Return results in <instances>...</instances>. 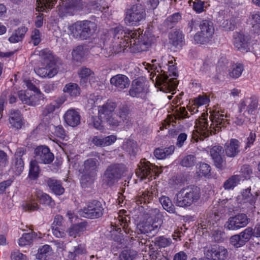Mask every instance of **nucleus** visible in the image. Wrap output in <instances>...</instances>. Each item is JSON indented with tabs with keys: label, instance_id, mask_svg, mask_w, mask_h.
I'll list each match as a JSON object with an SVG mask.
<instances>
[{
	"label": "nucleus",
	"instance_id": "f257e3e1",
	"mask_svg": "<svg viewBox=\"0 0 260 260\" xmlns=\"http://www.w3.org/2000/svg\"><path fill=\"white\" fill-rule=\"evenodd\" d=\"M224 117H227V114L224 115L220 113L219 111L215 112L213 114L210 116L212 122L210 126H209L207 120L205 118L202 119L199 122L197 134H193L192 138L196 142L199 140L203 141L205 138L208 137L210 134H216L221 131V128L226 126V124L229 123L227 119H225Z\"/></svg>",
	"mask_w": 260,
	"mask_h": 260
},
{
	"label": "nucleus",
	"instance_id": "f03ea898",
	"mask_svg": "<svg viewBox=\"0 0 260 260\" xmlns=\"http://www.w3.org/2000/svg\"><path fill=\"white\" fill-rule=\"evenodd\" d=\"M141 32L140 29L129 32L131 36L129 48L134 52L147 50L155 40L154 36L149 31H145L144 34Z\"/></svg>",
	"mask_w": 260,
	"mask_h": 260
},
{
	"label": "nucleus",
	"instance_id": "7ed1b4c3",
	"mask_svg": "<svg viewBox=\"0 0 260 260\" xmlns=\"http://www.w3.org/2000/svg\"><path fill=\"white\" fill-rule=\"evenodd\" d=\"M96 29V23L89 20L78 21L68 27L70 35L80 40L89 39L93 36Z\"/></svg>",
	"mask_w": 260,
	"mask_h": 260
},
{
	"label": "nucleus",
	"instance_id": "20e7f679",
	"mask_svg": "<svg viewBox=\"0 0 260 260\" xmlns=\"http://www.w3.org/2000/svg\"><path fill=\"white\" fill-rule=\"evenodd\" d=\"M39 55L43 60L44 67L35 70L37 75L42 78H52L58 72V67L51 51L45 49L39 51Z\"/></svg>",
	"mask_w": 260,
	"mask_h": 260
},
{
	"label": "nucleus",
	"instance_id": "39448f33",
	"mask_svg": "<svg viewBox=\"0 0 260 260\" xmlns=\"http://www.w3.org/2000/svg\"><path fill=\"white\" fill-rule=\"evenodd\" d=\"M176 205L187 207L197 202L201 197L200 188L195 185H189L182 188L176 194Z\"/></svg>",
	"mask_w": 260,
	"mask_h": 260
},
{
	"label": "nucleus",
	"instance_id": "423d86ee",
	"mask_svg": "<svg viewBox=\"0 0 260 260\" xmlns=\"http://www.w3.org/2000/svg\"><path fill=\"white\" fill-rule=\"evenodd\" d=\"M126 171L127 168L123 164H113L109 165L103 175V184L108 187L113 186Z\"/></svg>",
	"mask_w": 260,
	"mask_h": 260
},
{
	"label": "nucleus",
	"instance_id": "0eeeda50",
	"mask_svg": "<svg viewBox=\"0 0 260 260\" xmlns=\"http://www.w3.org/2000/svg\"><path fill=\"white\" fill-rule=\"evenodd\" d=\"M100 162L96 158H89L84 161L81 169L83 175L81 178V184L83 187H86L93 182V178L98 171Z\"/></svg>",
	"mask_w": 260,
	"mask_h": 260
},
{
	"label": "nucleus",
	"instance_id": "6e6552de",
	"mask_svg": "<svg viewBox=\"0 0 260 260\" xmlns=\"http://www.w3.org/2000/svg\"><path fill=\"white\" fill-rule=\"evenodd\" d=\"M146 15L144 7L139 2L126 10L124 20L127 24L137 25L145 20Z\"/></svg>",
	"mask_w": 260,
	"mask_h": 260
},
{
	"label": "nucleus",
	"instance_id": "1a4fd4ad",
	"mask_svg": "<svg viewBox=\"0 0 260 260\" xmlns=\"http://www.w3.org/2000/svg\"><path fill=\"white\" fill-rule=\"evenodd\" d=\"M200 31L194 36V41L200 44L208 43L214 34L213 23L209 20H203L200 22Z\"/></svg>",
	"mask_w": 260,
	"mask_h": 260
},
{
	"label": "nucleus",
	"instance_id": "9d476101",
	"mask_svg": "<svg viewBox=\"0 0 260 260\" xmlns=\"http://www.w3.org/2000/svg\"><path fill=\"white\" fill-rule=\"evenodd\" d=\"M168 72L169 76L173 77L169 79L168 75L163 74L159 79V84L162 88H166L170 90H173L177 86V77L178 74L176 72V67L173 64L172 60L168 61Z\"/></svg>",
	"mask_w": 260,
	"mask_h": 260
},
{
	"label": "nucleus",
	"instance_id": "9b49d317",
	"mask_svg": "<svg viewBox=\"0 0 260 260\" xmlns=\"http://www.w3.org/2000/svg\"><path fill=\"white\" fill-rule=\"evenodd\" d=\"M104 210L102 204L100 201L93 200L81 211V214L85 218L96 219L102 217Z\"/></svg>",
	"mask_w": 260,
	"mask_h": 260
},
{
	"label": "nucleus",
	"instance_id": "f8f14e48",
	"mask_svg": "<svg viewBox=\"0 0 260 260\" xmlns=\"http://www.w3.org/2000/svg\"><path fill=\"white\" fill-rule=\"evenodd\" d=\"M59 3V13L62 16L66 15H73L77 11L83 9L82 0H68Z\"/></svg>",
	"mask_w": 260,
	"mask_h": 260
},
{
	"label": "nucleus",
	"instance_id": "ddd939ff",
	"mask_svg": "<svg viewBox=\"0 0 260 260\" xmlns=\"http://www.w3.org/2000/svg\"><path fill=\"white\" fill-rule=\"evenodd\" d=\"M258 107V101L255 98H246L239 104V112L248 118L250 115H254Z\"/></svg>",
	"mask_w": 260,
	"mask_h": 260
},
{
	"label": "nucleus",
	"instance_id": "4468645a",
	"mask_svg": "<svg viewBox=\"0 0 260 260\" xmlns=\"http://www.w3.org/2000/svg\"><path fill=\"white\" fill-rule=\"evenodd\" d=\"M249 222V218L244 213H240L229 218L225 227L229 230L236 231L246 226Z\"/></svg>",
	"mask_w": 260,
	"mask_h": 260
},
{
	"label": "nucleus",
	"instance_id": "2eb2a0df",
	"mask_svg": "<svg viewBox=\"0 0 260 260\" xmlns=\"http://www.w3.org/2000/svg\"><path fill=\"white\" fill-rule=\"evenodd\" d=\"M205 254L207 259L211 260H225L229 255L225 247L217 245L211 246Z\"/></svg>",
	"mask_w": 260,
	"mask_h": 260
},
{
	"label": "nucleus",
	"instance_id": "dca6fc26",
	"mask_svg": "<svg viewBox=\"0 0 260 260\" xmlns=\"http://www.w3.org/2000/svg\"><path fill=\"white\" fill-rule=\"evenodd\" d=\"M35 158L40 163L49 164L54 159V155L49 148L45 146H40L35 150Z\"/></svg>",
	"mask_w": 260,
	"mask_h": 260
},
{
	"label": "nucleus",
	"instance_id": "f3484780",
	"mask_svg": "<svg viewBox=\"0 0 260 260\" xmlns=\"http://www.w3.org/2000/svg\"><path fill=\"white\" fill-rule=\"evenodd\" d=\"M223 13V12H221L218 17V21L220 26L226 31L234 30L238 23V18L229 13Z\"/></svg>",
	"mask_w": 260,
	"mask_h": 260
},
{
	"label": "nucleus",
	"instance_id": "a211bd4d",
	"mask_svg": "<svg viewBox=\"0 0 260 260\" xmlns=\"http://www.w3.org/2000/svg\"><path fill=\"white\" fill-rule=\"evenodd\" d=\"M223 148L218 145L213 146L210 151L214 165L221 170L225 168L226 165L225 157L223 155Z\"/></svg>",
	"mask_w": 260,
	"mask_h": 260
},
{
	"label": "nucleus",
	"instance_id": "6ab92c4d",
	"mask_svg": "<svg viewBox=\"0 0 260 260\" xmlns=\"http://www.w3.org/2000/svg\"><path fill=\"white\" fill-rule=\"evenodd\" d=\"M234 45L239 51L246 53L250 51V45L247 37L243 34L235 32L233 35Z\"/></svg>",
	"mask_w": 260,
	"mask_h": 260
},
{
	"label": "nucleus",
	"instance_id": "aec40b11",
	"mask_svg": "<svg viewBox=\"0 0 260 260\" xmlns=\"http://www.w3.org/2000/svg\"><path fill=\"white\" fill-rule=\"evenodd\" d=\"M112 86H114L118 91H121L127 88L130 84L128 78L122 74H117L113 76L110 80Z\"/></svg>",
	"mask_w": 260,
	"mask_h": 260
},
{
	"label": "nucleus",
	"instance_id": "412c9836",
	"mask_svg": "<svg viewBox=\"0 0 260 260\" xmlns=\"http://www.w3.org/2000/svg\"><path fill=\"white\" fill-rule=\"evenodd\" d=\"M24 152L18 150L12 159L11 169L16 175H20L24 169V163L22 158Z\"/></svg>",
	"mask_w": 260,
	"mask_h": 260
},
{
	"label": "nucleus",
	"instance_id": "4be33fe9",
	"mask_svg": "<svg viewBox=\"0 0 260 260\" xmlns=\"http://www.w3.org/2000/svg\"><path fill=\"white\" fill-rule=\"evenodd\" d=\"M139 168L136 170V174L141 179H143L155 172V167L149 161H141Z\"/></svg>",
	"mask_w": 260,
	"mask_h": 260
},
{
	"label": "nucleus",
	"instance_id": "5701e85b",
	"mask_svg": "<svg viewBox=\"0 0 260 260\" xmlns=\"http://www.w3.org/2000/svg\"><path fill=\"white\" fill-rule=\"evenodd\" d=\"M161 222H151L146 221L139 225V230L141 234H151L154 235L157 233L161 227Z\"/></svg>",
	"mask_w": 260,
	"mask_h": 260
},
{
	"label": "nucleus",
	"instance_id": "b1692460",
	"mask_svg": "<svg viewBox=\"0 0 260 260\" xmlns=\"http://www.w3.org/2000/svg\"><path fill=\"white\" fill-rule=\"evenodd\" d=\"M129 47V41L124 39L118 40L117 38H113L112 43L110 45L109 48L112 54L118 53L124 50L125 47Z\"/></svg>",
	"mask_w": 260,
	"mask_h": 260
},
{
	"label": "nucleus",
	"instance_id": "393cba45",
	"mask_svg": "<svg viewBox=\"0 0 260 260\" xmlns=\"http://www.w3.org/2000/svg\"><path fill=\"white\" fill-rule=\"evenodd\" d=\"M116 107L115 103L108 101L106 104L98 107V115L101 119L104 120L112 114Z\"/></svg>",
	"mask_w": 260,
	"mask_h": 260
},
{
	"label": "nucleus",
	"instance_id": "a878e982",
	"mask_svg": "<svg viewBox=\"0 0 260 260\" xmlns=\"http://www.w3.org/2000/svg\"><path fill=\"white\" fill-rule=\"evenodd\" d=\"M64 119L66 123L71 126L75 127L80 123L79 113L74 109L68 110L64 115Z\"/></svg>",
	"mask_w": 260,
	"mask_h": 260
},
{
	"label": "nucleus",
	"instance_id": "bb28decb",
	"mask_svg": "<svg viewBox=\"0 0 260 260\" xmlns=\"http://www.w3.org/2000/svg\"><path fill=\"white\" fill-rule=\"evenodd\" d=\"M87 223L86 222H81L77 224H73L67 230L69 236L76 238L80 236L86 230Z\"/></svg>",
	"mask_w": 260,
	"mask_h": 260
},
{
	"label": "nucleus",
	"instance_id": "cd10ccee",
	"mask_svg": "<svg viewBox=\"0 0 260 260\" xmlns=\"http://www.w3.org/2000/svg\"><path fill=\"white\" fill-rule=\"evenodd\" d=\"M145 82L142 79H138L133 81L131 88L129 90V95L133 97L138 96L144 92Z\"/></svg>",
	"mask_w": 260,
	"mask_h": 260
},
{
	"label": "nucleus",
	"instance_id": "c85d7f7f",
	"mask_svg": "<svg viewBox=\"0 0 260 260\" xmlns=\"http://www.w3.org/2000/svg\"><path fill=\"white\" fill-rule=\"evenodd\" d=\"M239 142L238 140L232 139L230 143L226 144L225 147V154L227 156L230 157H235L240 152Z\"/></svg>",
	"mask_w": 260,
	"mask_h": 260
},
{
	"label": "nucleus",
	"instance_id": "c756f323",
	"mask_svg": "<svg viewBox=\"0 0 260 260\" xmlns=\"http://www.w3.org/2000/svg\"><path fill=\"white\" fill-rule=\"evenodd\" d=\"M116 116L119 118L121 122L127 123L130 119V111L126 105H120L115 112Z\"/></svg>",
	"mask_w": 260,
	"mask_h": 260
},
{
	"label": "nucleus",
	"instance_id": "7c9ffc66",
	"mask_svg": "<svg viewBox=\"0 0 260 260\" xmlns=\"http://www.w3.org/2000/svg\"><path fill=\"white\" fill-rule=\"evenodd\" d=\"M112 34L113 35V38H117L118 40H124V39H128V40L131 38L129 31H133V30H130L124 28L122 26H118L111 29Z\"/></svg>",
	"mask_w": 260,
	"mask_h": 260
},
{
	"label": "nucleus",
	"instance_id": "2f4dec72",
	"mask_svg": "<svg viewBox=\"0 0 260 260\" xmlns=\"http://www.w3.org/2000/svg\"><path fill=\"white\" fill-rule=\"evenodd\" d=\"M9 122L13 127L20 128L23 124L20 112L18 110L12 111L9 117Z\"/></svg>",
	"mask_w": 260,
	"mask_h": 260
},
{
	"label": "nucleus",
	"instance_id": "473e14b6",
	"mask_svg": "<svg viewBox=\"0 0 260 260\" xmlns=\"http://www.w3.org/2000/svg\"><path fill=\"white\" fill-rule=\"evenodd\" d=\"M244 71V65L242 63H233L229 70V76L232 79L239 78Z\"/></svg>",
	"mask_w": 260,
	"mask_h": 260
},
{
	"label": "nucleus",
	"instance_id": "72a5a7b5",
	"mask_svg": "<svg viewBox=\"0 0 260 260\" xmlns=\"http://www.w3.org/2000/svg\"><path fill=\"white\" fill-rule=\"evenodd\" d=\"M123 149L133 157H135L139 150L137 142L133 140H127L124 142Z\"/></svg>",
	"mask_w": 260,
	"mask_h": 260
},
{
	"label": "nucleus",
	"instance_id": "f704fd0d",
	"mask_svg": "<svg viewBox=\"0 0 260 260\" xmlns=\"http://www.w3.org/2000/svg\"><path fill=\"white\" fill-rule=\"evenodd\" d=\"M47 184L52 192L56 195H61L64 191V188L59 181L49 178L47 180Z\"/></svg>",
	"mask_w": 260,
	"mask_h": 260
},
{
	"label": "nucleus",
	"instance_id": "c9c22d12",
	"mask_svg": "<svg viewBox=\"0 0 260 260\" xmlns=\"http://www.w3.org/2000/svg\"><path fill=\"white\" fill-rule=\"evenodd\" d=\"M170 43L176 47H181L183 44V36L182 32L176 30L169 34Z\"/></svg>",
	"mask_w": 260,
	"mask_h": 260
},
{
	"label": "nucleus",
	"instance_id": "e433bc0d",
	"mask_svg": "<svg viewBox=\"0 0 260 260\" xmlns=\"http://www.w3.org/2000/svg\"><path fill=\"white\" fill-rule=\"evenodd\" d=\"M35 195L39 200L41 204L53 207L54 205V201L52 198L47 193L43 192L40 190H36Z\"/></svg>",
	"mask_w": 260,
	"mask_h": 260
},
{
	"label": "nucleus",
	"instance_id": "4c0bfd02",
	"mask_svg": "<svg viewBox=\"0 0 260 260\" xmlns=\"http://www.w3.org/2000/svg\"><path fill=\"white\" fill-rule=\"evenodd\" d=\"M27 31V28L25 26L19 27L9 38V41L11 43H15L21 41Z\"/></svg>",
	"mask_w": 260,
	"mask_h": 260
},
{
	"label": "nucleus",
	"instance_id": "58836bf2",
	"mask_svg": "<svg viewBox=\"0 0 260 260\" xmlns=\"http://www.w3.org/2000/svg\"><path fill=\"white\" fill-rule=\"evenodd\" d=\"M175 149L174 146H170L163 149L157 148L154 151V155L157 159H161L172 154Z\"/></svg>",
	"mask_w": 260,
	"mask_h": 260
},
{
	"label": "nucleus",
	"instance_id": "ea45409f",
	"mask_svg": "<svg viewBox=\"0 0 260 260\" xmlns=\"http://www.w3.org/2000/svg\"><path fill=\"white\" fill-rule=\"evenodd\" d=\"M64 92L68 93L72 96H77L80 94V88L78 85L74 83L67 84L63 88Z\"/></svg>",
	"mask_w": 260,
	"mask_h": 260
},
{
	"label": "nucleus",
	"instance_id": "a19ab883",
	"mask_svg": "<svg viewBox=\"0 0 260 260\" xmlns=\"http://www.w3.org/2000/svg\"><path fill=\"white\" fill-rule=\"evenodd\" d=\"M240 180V176L233 175L224 182L223 187L225 190L233 189L239 183Z\"/></svg>",
	"mask_w": 260,
	"mask_h": 260
},
{
	"label": "nucleus",
	"instance_id": "79ce46f5",
	"mask_svg": "<svg viewBox=\"0 0 260 260\" xmlns=\"http://www.w3.org/2000/svg\"><path fill=\"white\" fill-rule=\"evenodd\" d=\"M159 201L164 209L167 211L171 213H176L175 208L169 197L162 196L159 198Z\"/></svg>",
	"mask_w": 260,
	"mask_h": 260
},
{
	"label": "nucleus",
	"instance_id": "37998d69",
	"mask_svg": "<svg viewBox=\"0 0 260 260\" xmlns=\"http://www.w3.org/2000/svg\"><path fill=\"white\" fill-rule=\"evenodd\" d=\"M18 95L19 99L24 104H27L31 106H35L37 105V101H34V99L36 98L35 95H30L28 96L25 91L21 90L18 93Z\"/></svg>",
	"mask_w": 260,
	"mask_h": 260
},
{
	"label": "nucleus",
	"instance_id": "c03bdc74",
	"mask_svg": "<svg viewBox=\"0 0 260 260\" xmlns=\"http://www.w3.org/2000/svg\"><path fill=\"white\" fill-rule=\"evenodd\" d=\"M85 50L82 45H79L75 47L72 51V55L73 60L80 62L85 56Z\"/></svg>",
	"mask_w": 260,
	"mask_h": 260
},
{
	"label": "nucleus",
	"instance_id": "a18cd8bd",
	"mask_svg": "<svg viewBox=\"0 0 260 260\" xmlns=\"http://www.w3.org/2000/svg\"><path fill=\"white\" fill-rule=\"evenodd\" d=\"M51 249L49 245H45L38 249L37 257L40 260H47V257L51 254Z\"/></svg>",
	"mask_w": 260,
	"mask_h": 260
},
{
	"label": "nucleus",
	"instance_id": "49530a36",
	"mask_svg": "<svg viewBox=\"0 0 260 260\" xmlns=\"http://www.w3.org/2000/svg\"><path fill=\"white\" fill-rule=\"evenodd\" d=\"M152 199V193L148 191H145L143 192L142 194L138 196L136 198V202L137 204L149 203Z\"/></svg>",
	"mask_w": 260,
	"mask_h": 260
},
{
	"label": "nucleus",
	"instance_id": "de8ad7c7",
	"mask_svg": "<svg viewBox=\"0 0 260 260\" xmlns=\"http://www.w3.org/2000/svg\"><path fill=\"white\" fill-rule=\"evenodd\" d=\"M39 162L36 160H32L30 162L29 175L32 179H37L40 173V168L38 166Z\"/></svg>",
	"mask_w": 260,
	"mask_h": 260
},
{
	"label": "nucleus",
	"instance_id": "09e8293b",
	"mask_svg": "<svg viewBox=\"0 0 260 260\" xmlns=\"http://www.w3.org/2000/svg\"><path fill=\"white\" fill-rule=\"evenodd\" d=\"M181 19V15L179 13H176L168 17L164 22V25L168 28H173L175 24Z\"/></svg>",
	"mask_w": 260,
	"mask_h": 260
},
{
	"label": "nucleus",
	"instance_id": "8fccbe9b",
	"mask_svg": "<svg viewBox=\"0 0 260 260\" xmlns=\"http://www.w3.org/2000/svg\"><path fill=\"white\" fill-rule=\"evenodd\" d=\"M250 24L253 28L258 29L260 26V12L254 11L250 13L249 17Z\"/></svg>",
	"mask_w": 260,
	"mask_h": 260
},
{
	"label": "nucleus",
	"instance_id": "3c124183",
	"mask_svg": "<svg viewBox=\"0 0 260 260\" xmlns=\"http://www.w3.org/2000/svg\"><path fill=\"white\" fill-rule=\"evenodd\" d=\"M172 243L170 238H167L164 236H159L155 238L154 241V245L158 248H165L171 245Z\"/></svg>",
	"mask_w": 260,
	"mask_h": 260
},
{
	"label": "nucleus",
	"instance_id": "603ef678",
	"mask_svg": "<svg viewBox=\"0 0 260 260\" xmlns=\"http://www.w3.org/2000/svg\"><path fill=\"white\" fill-rule=\"evenodd\" d=\"M137 252L132 249H124L119 254V260H133L137 255Z\"/></svg>",
	"mask_w": 260,
	"mask_h": 260
},
{
	"label": "nucleus",
	"instance_id": "864d4df0",
	"mask_svg": "<svg viewBox=\"0 0 260 260\" xmlns=\"http://www.w3.org/2000/svg\"><path fill=\"white\" fill-rule=\"evenodd\" d=\"M196 163V158L193 155H187L184 156L181 160L180 164L184 167L190 168L194 166Z\"/></svg>",
	"mask_w": 260,
	"mask_h": 260
},
{
	"label": "nucleus",
	"instance_id": "5fc2aeb1",
	"mask_svg": "<svg viewBox=\"0 0 260 260\" xmlns=\"http://www.w3.org/2000/svg\"><path fill=\"white\" fill-rule=\"evenodd\" d=\"M78 74L79 78H88L93 79L94 78V73L90 69L86 67H81L78 71Z\"/></svg>",
	"mask_w": 260,
	"mask_h": 260
},
{
	"label": "nucleus",
	"instance_id": "6e6d98bb",
	"mask_svg": "<svg viewBox=\"0 0 260 260\" xmlns=\"http://www.w3.org/2000/svg\"><path fill=\"white\" fill-rule=\"evenodd\" d=\"M35 234L31 232L30 233L23 234L22 236L19 239V245L24 246L31 243Z\"/></svg>",
	"mask_w": 260,
	"mask_h": 260
},
{
	"label": "nucleus",
	"instance_id": "4d7b16f0",
	"mask_svg": "<svg viewBox=\"0 0 260 260\" xmlns=\"http://www.w3.org/2000/svg\"><path fill=\"white\" fill-rule=\"evenodd\" d=\"M251 189L247 188L242 193V196L244 202H248L252 205L255 203V197L250 192Z\"/></svg>",
	"mask_w": 260,
	"mask_h": 260
},
{
	"label": "nucleus",
	"instance_id": "13d9d810",
	"mask_svg": "<svg viewBox=\"0 0 260 260\" xmlns=\"http://www.w3.org/2000/svg\"><path fill=\"white\" fill-rule=\"evenodd\" d=\"M239 234L244 243L246 244L253 236V229L251 227H248Z\"/></svg>",
	"mask_w": 260,
	"mask_h": 260
},
{
	"label": "nucleus",
	"instance_id": "bf43d9fd",
	"mask_svg": "<svg viewBox=\"0 0 260 260\" xmlns=\"http://www.w3.org/2000/svg\"><path fill=\"white\" fill-rule=\"evenodd\" d=\"M230 243L236 248L241 247L245 244L239 234L231 236Z\"/></svg>",
	"mask_w": 260,
	"mask_h": 260
},
{
	"label": "nucleus",
	"instance_id": "052dcab7",
	"mask_svg": "<svg viewBox=\"0 0 260 260\" xmlns=\"http://www.w3.org/2000/svg\"><path fill=\"white\" fill-rule=\"evenodd\" d=\"M58 106H56L53 104L47 105L43 109L42 111V115L44 117H48L49 118L52 117L53 115V112L56 108H58Z\"/></svg>",
	"mask_w": 260,
	"mask_h": 260
},
{
	"label": "nucleus",
	"instance_id": "680f3d73",
	"mask_svg": "<svg viewBox=\"0 0 260 260\" xmlns=\"http://www.w3.org/2000/svg\"><path fill=\"white\" fill-rule=\"evenodd\" d=\"M102 121H104L103 119H101L99 115L98 117L92 116L89 121V125L97 129L103 130L104 128L102 125Z\"/></svg>",
	"mask_w": 260,
	"mask_h": 260
},
{
	"label": "nucleus",
	"instance_id": "e2e57ef3",
	"mask_svg": "<svg viewBox=\"0 0 260 260\" xmlns=\"http://www.w3.org/2000/svg\"><path fill=\"white\" fill-rule=\"evenodd\" d=\"M211 167L207 164L202 162L200 163L199 168V175L208 177L210 176Z\"/></svg>",
	"mask_w": 260,
	"mask_h": 260
},
{
	"label": "nucleus",
	"instance_id": "0e129e2a",
	"mask_svg": "<svg viewBox=\"0 0 260 260\" xmlns=\"http://www.w3.org/2000/svg\"><path fill=\"white\" fill-rule=\"evenodd\" d=\"M114 114H111L108 117L105 119L104 121L107 122L109 125L112 126H117L121 122V120L118 117L115 116Z\"/></svg>",
	"mask_w": 260,
	"mask_h": 260
},
{
	"label": "nucleus",
	"instance_id": "69168bd1",
	"mask_svg": "<svg viewBox=\"0 0 260 260\" xmlns=\"http://www.w3.org/2000/svg\"><path fill=\"white\" fill-rule=\"evenodd\" d=\"M200 26V23L198 20L192 19L188 22L187 26L185 28L187 33L194 32L196 31L197 26Z\"/></svg>",
	"mask_w": 260,
	"mask_h": 260
},
{
	"label": "nucleus",
	"instance_id": "338daca9",
	"mask_svg": "<svg viewBox=\"0 0 260 260\" xmlns=\"http://www.w3.org/2000/svg\"><path fill=\"white\" fill-rule=\"evenodd\" d=\"M150 260H168L160 251H151L149 253Z\"/></svg>",
	"mask_w": 260,
	"mask_h": 260
},
{
	"label": "nucleus",
	"instance_id": "774afa93",
	"mask_svg": "<svg viewBox=\"0 0 260 260\" xmlns=\"http://www.w3.org/2000/svg\"><path fill=\"white\" fill-rule=\"evenodd\" d=\"M23 209L26 211H34L39 209V205L34 201L25 203L23 205Z\"/></svg>",
	"mask_w": 260,
	"mask_h": 260
}]
</instances>
